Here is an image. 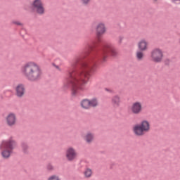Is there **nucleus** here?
Wrapping results in <instances>:
<instances>
[{
    "instance_id": "1",
    "label": "nucleus",
    "mask_w": 180,
    "mask_h": 180,
    "mask_svg": "<svg viewBox=\"0 0 180 180\" xmlns=\"http://www.w3.org/2000/svg\"><path fill=\"white\" fill-rule=\"evenodd\" d=\"M94 66V63H83L79 70L69 72L68 79L63 82L64 89L72 87V94L74 96L84 91L83 85L87 84L89 80V71L93 70Z\"/></svg>"
},
{
    "instance_id": "2",
    "label": "nucleus",
    "mask_w": 180,
    "mask_h": 180,
    "mask_svg": "<svg viewBox=\"0 0 180 180\" xmlns=\"http://www.w3.org/2000/svg\"><path fill=\"white\" fill-rule=\"evenodd\" d=\"M21 72L27 80L32 82L39 81L43 75L41 68L34 62L25 64L21 68Z\"/></svg>"
},
{
    "instance_id": "3",
    "label": "nucleus",
    "mask_w": 180,
    "mask_h": 180,
    "mask_svg": "<svg viewBox=\"0 0 180 180\" xmlns=\"http://www.w3.org/2000/svg\"><path fill=\"white\" fill-rule=\"evenodd\" d=\"M17 142L11 137L7 140H3L0 143L1 155L3 158L8 159L13 153V150L17 147Z\"/></svg>"
},
{
    "instance_id": "4",
    "label": "nucleus",
    "mask_w": 180,
    "mask_h": 180,
    "mask_svg": "<svg viewBox=\"0 0 180 180\" xmlns=\"http://www.w3.org/2000/svg\"><path fill=\"white\" fill-rule=\"evenodd\" d=\"M150 129V122L147 120H143L140 124L134 125L132 131L136 136H143L144 134H146V133H148Z\"/></svg>"
},
{
    "instance_id": "5",
    "label": "nucleus",
    "mask_w": 180,
    "mask_h": 180,
    "mask_svg": "<svg viewBox=\"0 0 180 180\" xmlns=\"http://www.w3.org/2000/svg\"><path fill=\"white\" fill-rule=\"evenodd\" d=\"M150 60L155 63H161L164 60V51L160 48H155L150 52Z\"/></svg>"
},
{
    "instance_id": "6",
    "label": "nucleus",
    "mask_w": 180,
    "mask_h": 180,
    "mask_svg": "<svg viewBox=\"0 0 180 180\" xmlns=\"http://www.w3.org/2000/svg\"><path fill=\"white\" fill-rule=\"evenodd\" d=\"M99 105L98 100L96 98L92 99H84L80 102V106L84 110H89L91 108H96Z\"/></svg>"
},
{
    "instance_id": "7",
    "label": "nucleus",
    "mask_w": 180,
    "mask_h": 180,
    "mask_svg": "<svg viewBox=\"0 0 180 180\" xmlns=\"http://www.w3.org/2000/svg\"><path fill=\"white\" fill-rule=\"evenodd\" d=\"M32 7L38 15H42L46 13V8L42 0H33Z\"/></svg>"
},
{
    "instance_id": "8",
    "label": "nucleus",
    "mask_w": 180,
    "mask_h": 180,
    "mask_svg": "<svg viewBox=\"0 0 180 180\" xmlns=\"http://www.w3.org/2000/svg\"><path fill=\"white\" fill-rule=\"evenodd\" d=\"M5 122L9 127H13L17 124V115L14 112H9L5 117Z\"/></svg>"
},
{
    "instance_id": "9",
    "label": "nucleus",
    "mask_w": 180,
    "mask_h": 180,
    "mask_svg": "<svg viewBox=\"0 0 180 180\" xmlns=\"http://www.w3.org/2000/svg\"><path fill=\"white\" fill-rule=\"evenodd\" d=\"M109 52L110 53L112 56H117V51H116V49L113 48L111 44H105L102 49V56L103 60H105L106 54H108Z\"/></svg>"
},
{
    "instance_id": "10",
    "label": "nucleus",
    "mask_w": 180,
    "mask_h": 180,
    "mask_svg": "<svg viewBox=\"0 0 180 180\" xmlns=\"http://www.w3.org/2000/svg\"><path fill=\"white\" fill-rule=\"evenodd\" d=\"M130 112L134 115H139L143 111V104L141 102H134L129 108Z\"/></svg>"
},
{
    "instance_id": "11",
    "label": "nucleus",
    "mask_w": 180,
    "mask_h": 180,
    "mask_svg": "<svg viewBox=\"0 0 180 180\" xmlns=\"http://www.w3.org/2000/svg\"><path fill=\"white\" fill-rule=\"evenodd\" d=\"M77 152L75 148L69 147L65 152V157L68 161H73L77 158Z\"/></svg>"
},
{
    "instance_id": "12",
    "label": "nucleus",
    "mask_w": 180,
    "mask_h": 180,
    "mask_svg": "<svg viewBox=\"0 0 180 180\" xmlns=\"http://www.w3.org/2000/svg\"><path fill=\"white\" fill-rule=\"evenodd\" d=\"M96 36L100 37L106 32V25L105 22H98L96 27Z\"/></svg>"
},
{
    "instance_id": "13",
    "label": "nucleus",
    "mask_w": 180,
    "mask_h": 180,
    "mask_svg": "<svg viewBox=\"0 0 180 180\" xmlns=\"http://www.w3.org/2000/svg\"><path fill=\"white\" fill-rule=\"evenodd\" d=\"M25 91V86L22 84H19L15 87V95L19 98L24 96Z\"/></svg>"
},
{
    "instance_id": "14",
    "label": "nucleus",
    "mask_w": 180,
    "mask_h": 180,
    "mask_svg": "<svg viewBox=\"0 0 180 180\" xmlns=\"http://www.w3.org/2000/svg\"><path fill=\"white\" fill-rule=\"evenodd\" d=\"M138 49L141 51H146L148 50V42H147L146 39H141V41L138 42Z\"/></svg>"
},
{
    "instance_id": "15",
    "label": "nucleus",
    "mask_w": 180,
    "mask_h": 180,
    "mask_svg": "<svg viewBox=\"0 0 180 180\" xmlns=\"http://www.w3.org/2000/svg\"><path fill=\"white\" fill-rule=\"evenodd\" d=\"M111 103L115 108L120 106V96L116 95L111 99Z\"/></svg>"
},
{
    "instance_id": "16",
    "label": "nucleus",
    "mask_w": 180,
    "mask_h": 180,
    "mask_svg": "<svg viewBox=\"0 0 180 180\" xmlns=\"http://www.w3.org/2000/svg\"><path fill=\"white\" fill-rule=\"evenodd\" d=\"M94 139V134L92 133H88L84 136V140L86 143H91Z\"/></svg>"
},
{
    "instance_id": "17",
    "label": "nucleus",
    "mask_w": 180,
    "mask_h": 180,
    "mask_svg": "<svg viewBox=\"0 0 180 180\" xmlns=\"http://www.w3.org/2000/svg\"><path fill=\"white\" fill-rule=\"evenodd\" d=\"M21 148H22V151L25 153V154H27L30 153V147L28 146L27 143H22L21 144Z\"/></svg>"
},
{
    "instance_id": "18",
    "label": "nucleus",
    "mask_w": 180,
    "mask_h": 180,
    "mask_svg": "<svg viewBox=\"0 0 180 180\" xmlns=\"http://www.w3.org/2000/svg\"><path fill=\"white\" fill-rule=\"evenodd\" d=\"M136 57L138 61H141L144 60V53L141 51H139L136 53Z\"/></svg>"
},
{
    "instance_id": "19",
    "label": "nucleus",
    "mask_w": 180,
    "mask_h": 180,
    "mask_svg": "<svg viewBox=\"0 0 180 180\" xmlns=\"http://www.w3.org/2000/svg\"><path fill=\"white\" fill-rule=\"evenodd\" d=\"M84 176L86 178L91 177L93 174V171L91 169H86L84 172Z\"/></svg>"
},
{
    "instance_id": "20",
    "label": "nucleus",
    "mask_w": 180,
    "mask_h": 180,
    "mask_svg": "<svg viewBox=\"0 0 180 180\" xmlns=\"http://www.w3.org/2000/svg\"><path fill=\"white\" fill-rule=\"evenodd\" d=\"M11 23H12V25H18V26L23 25L22 22H20V21H18L16 20H13Z\"/></svg>"
},
{
    "instance_id": "21",
    "label": "nucleus",
    "mask_w": 180,
    "mask_h": 180,
    "mask_svg": "<svg viewBox=\"0 0 180 180\" xmlns=\"http://www.w3.org/2000/svg\"><path fill=\"white\" fill-rule=\"evenodd\" d=\"M48 180H60V178L58 176H51Z\"/></svg>"
},
{
    "instance_id": "22",
    "label": "nucleus",
    "mask_w": 180,
    "mask_h": 180,
    "mask_svg": "<svg viewBox=\"0 0 180 180\" xmlns=\"http://www.w3.org/2000/svg\"><path fill=\"white\" fill-rule=\"evenodd\" d=\"M81 2L82 4L86 6L91 2V0H81Z\"/></svg>"
},
{
    "instance_id": "23",
    "label": "nucleus",
    "mask_w": 180,
    "mask_h": 180,
    "mask_svg": "<svg viewBox=\"0 0 180 180\" xmlns=\"http://www.w3.org/2000/svg\"><path fill=\"white\" fill-rule=\"evenodd\" d=\"M54 67L59 71H62V70L60 69V68L59 66H57V65H54Z\"/></svg>"
},
{
    "instance_id": "24",
    "label": "nucleus",
    "mask_w": 180,
    "mask_h": 180,
    "mask_svg": "<svg viewBox=\"0 0 180 180\" xmlns=\"http://www.w3.org/2000/svg\"><path fill=\"white\" fill-rule=\"evenodd\" d=\"M105 90L106 91H108V92L112 93V90H110V89H105Z\"/></svg>"
}]
</instances>
